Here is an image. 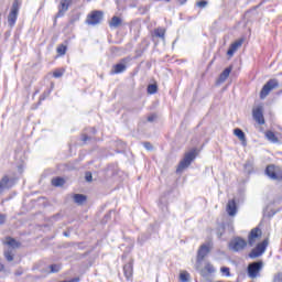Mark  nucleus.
Wrapping results in <instances>:
<instances>
[{"label": "nucleus", "instance_id": "nucleus-1", "mask_svg": "<svg viewBox=\"0 0 282 282\" xmlns=\"http://www.w3.org/2000/svg\"><path fill=\"white\" fill-rule=\"evenodd\" d=\"M197 158V150H192L189 152H186L183 160L178 163V166L176 169V173H182L185 169H188L189 164L193 163V161Z\"/></svg>", "mask_w": 282, "mask_h": 282}, {"label": "nucleus", "instance_id": "nucleus-2", "mask_svg": "<svg viewBox=\"0 0 282 282\" xmlns=\"http://www.w3.org/2000/svg\"><path fill=\"white\" fill-rule=\"evenodd\" d=\"M21 10V2L19 0H14L11 7V10L8 14V24L10 28H14L17 25V20L19 19V11Z\"/></svg>", "mask_w": 282, "mask_h": 282}, {"label": "nucleus", "instance_id": "nucleus-3", "mask_svg": "<svg viewBox=\"0 0 282 282\" xmlns=\"http://www.w3.org/2000/svg\"><path fill=\"white\" fill-rule=\"evenodd\" d=\"M263 270V261H256L248 265L247 272L248 276L250 279H257V276H260V272Z\"/></svg>", "mask_w": 282, "mask_h": 282}, {"label": "nucleus", "instance_id": "nucleus-4", "mask_svg": "<svg viewBox=\"0 0 282 282\" xmlns=\"http://www.w3.org/2000/svg\"><path fill=\"white\" fill-rule=\"evenodd\" d=\"M278 87H279V79L273 78L267 82V84L262 87L260 91L261 100L268 98V96L270 95V91H272V89H276Z\"/></svg>", "mask_w": 282, "mask_h": 282}, {"label": "nucleus", "instance_id": "nucleus-5", "mask_svg": "<svg viewBox=\"0 0 282 282\" xmlns=\"http://www.w3.org/2000/svg\"><path fill=\"white\" fill-rule=\"evenodd\" d=\"M248 246V242L241 238L236 237L229 242V250H232V252H241Z\"/></svg>", "mask_w": 282, "mask_h": 282}, {"label": "nucleus", "instance_id": "nucleus-6", "mask_svg": "<svg viewBox=\"0 0 282 282\" xmlns=\"http://www.w3.org/2000/svg\"><path fill=\"white\" fill-rule=\"evenodd\" d=\"M210 253V245H202L197 251L196 257V268H199L202 265V261L208 257Z\"/></svg>", "mask_w": 282, "mask_h": 282}, {"label": "nucleus", "instance_id": "nucleus-7", "mask_svg": "<svg viewBox=\"0 0 282 282\" xmlns=\"http://www.w3.org/2000/svg\"><path fill=\"white\" fill-rule=\"evenodd\" d=\"M265 248H268V240H263L262 242L258 243L256 248L251 250L249 253L250 259H257L265 252Z\"/></svg>", "mask_w": 282, "mask_h": 282}, {"label": "nucleus", "instance_id": "nucleus-8", "mask_svg": "<svg viewBox=\"0 0 282 282\" xmlns=\"http://www.w3.org/2000/svg\"><path fill=\"white\" fill-rule=\"evenodd\" d=\"M102 11H93L87 15L86 23L87 25H98L102 21Z\"/></svg>", "mask_w": 282, "mask_h": 282}, {"label": "nucleus", "instance_id": "nucleus-9", "mask_svg": "<svg viewBox=\"0 0 282 282\" xmlns=\"http://www.w3.org/2000/svg\"><path fill=\"white\" fill-rule=\"evenodd\" d=\"M123 274L126 281H133V260L132 258L128 259V262L123 265Z\"/></svg>", "mask_w": 282, "mask_h": 282}, {"label": "nucleus", "instance_id": "nucleus-10", "mask_svg": "<svg viewBox=\"0 0 282 282\" xmlns=\"http://www.w3.org/2000/svg\"><path fill=\"white\" fill-rule=\"evenodd\" d=\"M127 63H129L128 58L121 59L119 64L112 66L110 74L113 76L116 74H122L123 72H127Z\"/></svg>", "mask_w": 282, "mask_h": 282}, {"label": "nucleus", "instance_id": "nucleus-11", "mask_svg": "<svg viewBox=\"0 0 282 282\" xmlns=\"http://www.w3.org/2000/svg\"><path fill=\"white\" fill-rule=\"evenodd\" d=\"M74 0H61L58 12L56 14L57 19H61V17H65V12L69 10V6L73 3Z\"/></svg>", "mask_w": 282, "mask_h": 282}, {"label": "nucleus", "instance_id": "nucleus-12", "mask_svg": "<svg viewBox=\"0 0 282 282\" xmlns=\"http://www.w3.org/2000/svg\"><path fill=\"white\" fill-rule=\"evenodd\" d=\"M253 120L258 122V124H265V119L263 118V108L257 107L252 110Z\"/></svg>", "mask_w": 282, "mask_h": 282}, {"label": "nucleus", "instance_id": "nucleus-13", "mask_svg": "<svg viewBox=\"0 0 282 282\" xmlns=\"http://www.w3.org/2000/svg\"><path fill=\"white\" fill-rule=\"evenodd\" d=\"M259 237H261V229L260 228H253L248 237V245L249 246H254V243H257V239H259Z\"/></svg>", "mask_w": 282, "mask_h": 282}, {"label": "nucleus", "instance_id": "nucleus-14", "mask_svg": "<svg viewBox=\"0 0 282 282\" xmlns=\"http://www.w3.org/2000/svg\"><path fill=\"white\" fill-rule=\"evenodd\" d=\"M241 45H243V40H237L236 42H234L229 50L227 51V56H235V52H237V50H239V47H241Z\"/></svg>", "mask_w": 282, "mask_h": 282}, {"label": "nucleus", "instance_id": "nucleus-15", "mask_svg": "<svg viewBox=\"0 0 282 282\" xmlns=\"http://www.w3.org/2000/svg\"><path fill=\"white\" fill-rule=\"evenodd\" d=\"M227 213L230 217H235V215H237V203L235 202V199L228 202Z\"/></svg>", "mask_w": 282, "mask_h": 282}, {"label": "nucleus", "instance_id": "nucleus-16", "mask_svg": "<svg viewBox=\"0 0 282 282\" xmlns=\"http://www.w3.org/2000/svg\"><path fill=\"white\" fill-rule=\"evenodd\" d=\"M265 175H268V177H270V180H279V175H276V171L274 170V165L267 166Z\"/></svg>", "mask_w": 282, "mask_h": 282}, {"label": "nucleus", "instance_id": "nucleus-17", "mask_svg": "<svg viewBox=\"0 0 282 282\" xmlns=\"http://www.w3.org/2000/svg\"><path fill=\"white\" fill-rule=\"evenodd\" d=\"M10 177H8V175L3 176L0 180V195L3 193V191H6V188H10Z\"/></svg>", "mask_w": 282, "mask_h": 282}, {"label": "nucleus", "instance_id": "nucleus-18", "mask_svg": "<svg viewBox=\"0 0 282 282\" xmlns=\"http://www.w3.org/2000/svg\"><path fill=\"white\" fill-rule=\"evenodd\" d=\"M56 272H61V265L58 264H51L44 270V274H54Z\"/></svg>", "mask_w": 282, "mask_h": 282}, {"label": "nucleus", "instance_id": "nucleus-19", "mask_svg": "<svg viewBox=\"0 0 282 282\" xmlns=\"http://www.w3.org/2000/svg\"><path fill=\"white\" fill-rule=\"evenodd\" d=\"M230 72H232V67L225 68L224 72L219 76V82L226 83V80H228V76H230Z\"/></svg>", "mask_w": 282, "mask_h": 282}, {"label": "nucleus", "instance_id": "nucleus-20", "mask_svg": "<svg viewBox=\"0 0 282 282\" xmlns=\"http://www.w3.org/2000/svg\"><path fill=\"white\" fill-rule=\"evenodd\" d=\"M265 138L267 140H269V142H272L273 144H276L279 142V138L276 137V134H274L273 131L268 130L265 132Z\"/></svg>", "mask_w": 282, "mask_h": 282}, {"label": "nucleus", "instance_id": "nucleus-21", "mask_svg": "<svg viewBox=\"0 0 282 282\" xmlns=\"http://www.w3.org/2000/svg\"><path fill=\"white\" fill-rule=\"evenodd\" d=\"M122 25V19L119 17H112L111 21L109 22L110 28H120Z\"/></svg>", "mask_w": 282, "mask_h": 282}, {"label": "nucleus", "instance_id": "nucleus-22", "mask_svg": "<svg viewBox=\"0 0 282 282\" xmlns=\"http://www.w3.org/2000/svg\"><path fill=\"white\" fill-rule=\"evenodd\" d=\"M74 202H75V204H78L80 206V205L85 204V202H87V196H85L83 194H75Z\"/></svg>", "mask_w": 282, "mask_h": 282}, {"label": "nucleus", "instance_id": "nucleus-23", "mask_svg": "<svg viewBox=\"0 0 282 282\" xmlns=\"http://www.w3.org/2000/svg\"><path fill=\"white\" fill-rule=\"evenodd\" d=\"M154 36H156L158 39H162V41H164V39L166 36V30L163 28L155 29Z\"/></svg>", "mask_w": 282, "mask_h": 282}, {"label": "nucleus", "instance_id": "nucleus-24", "mask_svg": "<svg viewBox=\"0 0 282 282\" xmlns=\"http://www.w3.org/2000/svg\"><path fill=\"white\" fill-rule=\"evenodd\" d=\"M234 134L238 137V139H240L241 142H246V133L243 132V130L236 128L234 130Z\"/></svg>", "mask_w": 282, "mask_h": 282}, {"label": "nucleus", "instance_id": "nucleus-25", "mask_svg": "<svg viewBox=\"0 0 282 282\" xmlns=\"http://www.w3.org/2000/svg\"><path fill=\"white\" fill-rule=\"evenodd\" d=\"M180 281H182V282L191 281V273H188L187 271H182L180 273Z\"/></svg>", "mask_w": 282, "mask_h": 282}, {"label": "nucleus", "instance_id": "nucleus-26", "mask_svg": "<svg viewBox=\"0 0 282 282\" xmlns=\"http://www.w3.org/2000/svg\"><path fill=\"white\" fill-rule=\"evenodd\" d=\"M253 166H254V161L248 160V161L245 163V171H247V173H252Z\"/></svg>", "mask_w": 282, "mask_h": 282}, {"label": "nucleus", "instance_id": "nucleus-27", "mask_svg": "<svg viewBox=\"0 0 282 282\" xmlns=\"http://www.w3.org/2000/svg\"><path fill=\"white\" fill-rule=\"evenodd\" d=\"M65 184V178L63 177H56L52 180L53 186H63Z\"/></svg>", "mask_w": 282, "mask_h": 282}, {"label": "nucleus", "instance_id": "nucleus-28", "mask_svg": "<svg viewBox=\"0 0 282 282\" xmlns=\"http://www.w3.org/2000/svg\"><path fill=\"white\" fill-rule=\"evenodd\" d=\"M148 94H151V95L158 94V85H155V84H150V85L148 86Z\"/></svg>", "mask_w": 282, "mask_h": 282}, {"label": "nucleus", "instance_id": "nucleus-29", "mask_svg": "<svg viewBox=\"0 0 282 282\" xmlns=\"http://www.w3.org/2000/svg\"><path fill=\"white\" fill-rule=\"evenodd\" d=\"M7 246H10L11 248H19L20 245L17 240H14V238H9Z\"/></svg>", "mask_w": 282, "mask_h": 282}, {"label": "nucleus", "instance_id": "nucleus-30", "mask_svg": "<svg viewBox=\"0 0 282 282\" xmlns=\"http://www.w3.org/2000/svg\"><path fill=\"white\" fill-rule=\"evenodd\" d=\"M205 272H208V274H215V267L210 263H207L205 265Z\"/></svg>", "mask_w": 282, "mask_h": 282}, {"label": "nucleus", "instance_id": "nucleus-31", "mask_svg": "<svg viewBox=\"0 0 282 282\" xmlns=\"http://www.w3.org/2000/svg\"><path fill=\"white\" fill-rule=\"evenodd\" d=\"M67 52V46L65 45H59L57 47V53L61 55V56H65V53Z\"/></svg>", "mask_w": 282, "mask_h": 282}, {"label": "nucleus", "instance_id": "nucleus-32", "mask_svg": "<svg viewBox=\"0 0 282 282\" xmlns=\"http://www.w3.org/2000/svg\"><path fill=\"white\" fill-rule=\"evenodd\" d=\"M220 272L223 276H230V268L228 267L220 268Z\"/></svg>", "mask_w": 282, "mask_h": 282}, {"label": "nucleus", "instance_id": "nucleus-33", "mask_svg": "<svg viewBox=\"0 0 282 282\" xmlns=\"http://www.w3.org/2000/svg\"><path fill=\"white\" fill-rule=\"evenodd\" d=\"M4 258L7 259V261H14V254H12L10 250L4 251Z\"/></svg>", "mask_w": 282, "mask_h": 282}, {"label": "nucleus", "instance_id": "nucleus-34", "mask_svg": "<svg viewBox=\"0 0 282 282\" xmlns=\"http://www.w3.org/2000/svg\"><path fill=\"white\" fill-rule=\"evenodd\" d=\"M196 6H197L198 8H206V7L208 6V1H206V0H200V1H198V2L196 3Z\"/></svg>", "mask_w": 282, "mask_h": 282}, {"label": "nucleus", "instance_id": "nucleus-35", "mask_svg": "<svg viewBox=\"0 0 282 282\" xmlns=\"http://www.w3.org/2000/svg\"><path fill=\"white\" fill-rule=\"evenodd\" d=\"M143 147L147 149V151H153V145L151 142H143Z\"/></svg>", "mask_w": 282, "mask_h": 282}, {"label": "nucleus", "instance_id": "nucleus-36", "mask_svg": "<svg viewBox=\"0 0 282 282\" xmlns=\"http://www.w3.org/2000/svg\"><path fill=\"white\" fill-rule=\"evenodd\" d=\"M274 282H282V272H279L273 278Z\"/></svg>", "mask_w": 282, "mask_h": 282}, {"label": "nucleus", "instance_id": "nucleus-37", "mask_svg": "<svg viewBox=\"0 0 282 282\" xmlns=\"http://www.w3.org/2000/svg\"><path fill=\"white\" fill-rule=\"evenodd\" d=\"M85 180H86V182H91L94 180V176L91 175L90 172H86Z\"/></svg>", "mask_w": 282, "mask_h": 282}, {"label": "nucleus", "instance_id": "nucleus-38", "mask_svg": "<svg viewBox=\"0 0 282 282\" xmlns=\"http://www.w3.org/2000/svg\"><path fill=\"white\" fill-rule=\"evenodd\" d=\"M53 76H54V78H61V76H63V72H61V70H55V72L53 73Z\"/></svg>", "mask_w": 282, "mask_h": 282}, {"label": "nucleus", "instance_id": "nucleus-39", "mask_svg": "<svg viewBox=\"0 0 282 282\" xmlns=\"http://www.w3.org/2000/svg\"><path fill=\"white\" fill-rule=\"evenodd\" d=\"M6 224V215L0 214V226Z\"/></svg>", "mask_w": 282, "mask_h": 282}, {"label": "nucleus", "instance_id": "nucleus-40", "mask_svg": "<svg viewBox=\"0 0 282 282\" xmlns=\"http://www.w3.org/2000/svg\"><path fill=\"white\" fill-rule=\"evenodd\" d=\"M155 118H158V116L155 115H151L148 117V122H153L155 120Z\"/></svg>", "mask_w": 282, "mask_h": 282}, {"label": "nucleus", "instance_id": "nucleus-41", "mask_svg": "<svg viewBox=\"0 0 282 282\" xmlns=\"http://www.w3.org/2000/svg\"><path fill=\"white\" fill-rule=\"evenodd\" d=\"M0 272H6V265L0 262Z\"/></svg>", "mask_w": 282, "mask_h": 282}, {"label": "nucleus", "instance_id": "nucleus-42", "mask_svg": "<svg viewBox=\"0 0 282 282\" xmlns=\"http://www.w3.org/2000/svg\"><path fill=\"white\" fill-rule=\"evenodd\" d=\"M82 140H83V142H87V140H89V137L87 134H83Z\"/></svg>", "mask_w": 282, "mask_h": 282}, {"label": "nucleus", "instance_id": "nucleus-43", "mask_svg": "<svg viewBox=\"0 0 282 282\" xmlns=\"http://www.w3.org/2000/svg\"><path fill=\"white\" fill-rule=\"evenodd\" d=\"M79 281H80V278H75L72 281H61V282H79Z\"/></svg>", "mask_w": 282, "mask_h": 282}, {"label": "nucleus", "instance_id": "nucleus-44", "mask_svg": "<svg viewBox=\"0 0 282 282\" xmlns=\"http://www.w3.org/2000/svg\"><path fill=\"white\" fill-rule=\"evenodd\" d=\"M187 0H178L181 6H184V3H186Z\"/></svg>", "mask_w": 282, "mask_h": 282}, {"label": "nucleus", "instance_id": "nucleus-45", "mask_svg": "<svg viewBox=\"0 0 282 282\" xmlns=\"http://www.w3.org/2000/svg\"><path fill=\"white\" fill-rule=\"evenodd\" d=\"M127 257H129V253H123L122 254V260L124 261V259H127Z\"/></svg>", "mask_w": 282, "mask_h": 282}, {"label": "nucleus", "instance_id": "nucleus-46", "mask_svg": "<svg viewBox=\"0 0 282 282\" xmlns=\"http://www.w3.org/2000/svg\"><path fill=\"white\" fill-rule=\"evenodd\" d=\"M64 237H69V234L64 231Z\"/></svg>", "mask_w": 282, "mask_h": 282}, {"label": "nucleus", "instance_id": "nucleus-47", "mask_svg": "<svg viewBox=\"0 0 282 282\" xmlns=\"http://www.w3.org/2000/svg\"><path fill=\"white\" fill-rule=\"evenodd\" d=\"M40 100H45V96H41V97H40Z\"/></svg>", "mask_w": 282, "mask_h": 282}, {"label": "nucleus", "instance_id": "nucleus-48", "mask_svg": "<svg viewBox=\"0 0 282 282\" xmlns=\"http://www.w3.org/2000/svg\"><path fill=\"white\" fill-rule=\"evenodd\" d=\"M166 3H170L171 0H164Z\"/></svg>", "mask_w": 282, "mask_h": 282}]
</instances>
